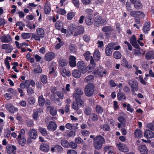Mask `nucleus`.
I'll list each match as a JSON object with an SVG mask.
<instances>
[{
    "label": "nucleus",
    "instance_id": "nucleus-1",
    "mask_svg": "<svg viewBox=\"0 0 154 154\" xmlns=\"http://www.w3.org/2000/svg\"><path fill=\"white\" fill-rule=\"evenodd\" d=\"M105 143V139L100 135L97 136L94 139L93 146L94 148L97 149H100L103 145Z\"/></svg>",
    "mask_w": 154,
    "mask_h": 154
},
{
    "label": "nucleus",
    "instance_id": "nucleus-2",
    "mask_svg": "<svg viewBox=\"0 0 154 154\" xmlns=\"http://www.w3.org/2000/svg\"><path fill=\"white\" fill-rule=\"evenodd\" d=\"M83 93L82 89L79 88H76L75 91L73 94V97H75L76 102L80 104V106H82L84 104V102L81 99V96Z\"/></svg>",
    "mask_w": 154,
    "mask_h": 154
},
{
    "label": "nucleus",
    "instance_id": "nucleus-3",
    "mask_svg": "<svg viewBox=\"0 0 154 154\" xmlns=\"http://www.w3.org/2000/svg\"><path fill=\"white\" fill-rule=\"evenodd\" d=\"M29 80H26L23 81L20 85V88H18L17 90L19 93L20 94V96L21 97H24L25 95V93L24 92L23 89H27L30 86Z\"/></svg>",
    "mask_w": 154,
    "mask_h": 154
},
{
    "label": "nucleus",
    "instance_id": "nucleus-4",
    "mask_svg": "<svg viewBox=\"0 0 154 154\" xmlns=\"http://www.w3.org/2000/svg\"><path fill=\"white\" fill-rule=\"evenodd\" d=\"M95 85L93 83H90L87 85L84 88L85 95L88 97L92 96L94 93Z\"/></svg>",
    "mask_w": 154,
    "mask_h": 154
},
{
    "label": "nucleus",
    "instance_id": "nucleus-5",
    "mask_svg": "<svg viewBox=\"0 0 154 154\" xmlns=\"http://www.w3.org/2000/svg\"><path fill=\"white\" fill-rule=\"evenodd\" d=\"M106 23V20L105 19H103L102 17L99 15H98L94 18V24L96 27L105 25Z\"/></svg>",
    "mask_w": 154,
    "mask_h": 154
},
{
    "label": "nucleus",
    "instance_id": "nucleus-6",
    "mask_svg": "<svg viewBox=\"0 0 154 154\" xmlns=\"http://www.w3.org/2000/svg\"><path fill=\"white\" fill-rule=\"evenodd\" d=\"M115 45L114 42L110 43L108 44L105 49V53L106 56H110L111 55Z\"/></svg>",
    "mask_w": 154,
    "mask_h": 154
},
{
    "label": "nucleus",
    "instance_id": "nucleus-7",
    "mask_svg": "<svg viewBox=\"0 0 154 154\" xmlns=\"http://www.w3.org/2000/svg\"><path fill=\"white\" fill-rule=\"evenodd\" d=\"M107 73V71L106 69L103 70V68L100 66L97 69H94L93 73L94 75L97 74L98 76L102 78L103 76V75H105Z\"/></svg>",
    "mask_w": 154,
    "mask_h": 154
},
{
    "label": "nucleus",
    "instance_id": "nucleus-8",
    "mask_svg": "<svg viewBox=\"0 0 154 154\" xmlns=\"http://www.w3.org/2000/svg\"><path fill=\"white\" fill-rule=\"evenodd\" d=\"M77 66L82 73L84 74L87 71L85 64L83 61H79L77 63Z\"/></svg>",
    "mask_w": 154,
    "mask_h": 154
},
{
    "label": "nucleus",
    "instance_id": "nucleus-9",
    "mask_svg": "<svg viewBox=\"0 0 154 154\" xmlns=\"http://www.w3.org/2000/svg\"><path fill=\"white\" fill-rule=\"evenodd\" d=\"M5 107L6 109L9 112L11 113H14L18 111L17 107H15L11 103H7L5 105Z\"/></svg>",
    "mask_w": 154,
    "mask_h": 154
},
{
    "label": "nucleus",
    "instance_id": "nucleus-10",
    "mask_svg": "<svg viewBox=\"0 0 154 154\" xmlns=\"http://www.w3.org/2000/svg\"><path fill=\"white\" fill-rule=\"evenodd\" d=\"M6 150L8 154H14L16 151L17 147L14 145L9 144L7 146Z\"/></svg>",
    "mask_w": 154,
    "mask_h": 154
},
{
    "label": "nucleus",
    "instance_id": "nucleus-11",
    "mask_svg": "<svg viewBox=\"0 0 154 154\" xmlns=\"http://www.w3.org/2000/svg\"><path fill=\"white\" fill-rule=\"evenodd\" d=\"M128 84L131 86V91L132 93L134 94L135 93V91H137L138 90V85L136 82H134L132 80H130Z\"/></svg>",
    "mask_w": 154,
    "mask_h": 154
},
{
    "label": "nucleus",
    "instance_id": "nucleus-12",
    "mask_svg": "<svg viewBox=\"0 0 154 154\" xmlns=\"http://www.w3.org/2000/svg\"><path fill=\"white\" fill-rule=\"evenodd\" d=\"M57 127V125L53 121H51L47 126V128L49 131H54L56 130Z\"/></svg>",
    "mask_w": 154,
    "mask_h": 154
},
{
    "label": "nucleus",
    "instance_id": "nucleus-13",
    "mask_svg": "<svg viewBox=\"0 0 154 154\" xmlns=\"http://www.w3.org/2000/svg\"><path fill=\"white\" fill-rule=\"evenodd\" d=\"M55 54L52 52H49L46 53L45 56V59L47 61L52 60L55 57Z\"/></svg>",
    "mask_w": 154,
    "mask_h": 154
},
{
    "label": "nucleus",
    "instance_id": "nucleus-14",
    "mask_svg": "<svg viewBox=\"0 0 154 154\" xmlns=\"http://www.w3.org/2000/svg\"><path fill=\"white\" fill-rule=\"evenodd\" d=\"M39 149L43 152H48L50 149L49 145L48 143H42L40 146Z\"/></svg>",
    "mask_w": 154,
    "mask_h": 154
},
{
    "label": "nucleus",
    "instance_id": "nucleus-15",
    "mask_svg": "<svg viewBox=\"0 0 154 154\" xmlns=\"http://www.w3.org/2000/svg\"><path fill=\"white\" fill-rule=\"evenodd\" d=\"M28 135L29 137H31L32 139H36L38 137L37 130L34 129H30Z\"/></svg>",
    "mask_w": 154,
    "mask_h": 154
},
{
    "label": "nucleus",
    "instance_id": "nucleus-16",
    "mask_svg": "<svg viewBox=\"0 0 154 154\" xmlns=\"http://www.w3.org/2000/svg\"><path fill=\"white\" fill-rule=\"evenodd\" d=\"M144 136L146 139H151L154 137V132L151 130L146 129L144 133Z\"/></svg>",
    "mask_w": 154,
    "mask_h": 154
},
{
    "label": "nucleus",
    "instance_id": "nucleus-17",
    "mask_svg": "<svg viewBox=\"0 0 154 154\" xmlns=\"http://www.w3.org/2000/svg\"><path fill=\"white\" fill-rule=\"evenodd\" d=\"M76 57L70 55L69 56V63L71 67H74L76 66Z\"/></svg>",
    "mask_w": 154,
    "mask_h": 154
},
{
    "label": "nucleus",
    "instance_id": "nucleus-18",
    "mask_svg": "<svg viewBox=\"0 0 154 154\" xmlns=\"http://www.w3.org/2000/svg\"><path fill=\"white\" fill-rule=\"evenodd\" d=\"M150 29V23L149 22H146L144 24L143 31L145 34H147Z\"/></svg>",
    "mask_w": 154,
    "mask_h": 154
},
{
    "label": "nucleus",
    "instance_id": "nucleus-19",
    "mask_svg": "<svg viewBox=\"0 0 154 154\" xmlns=\"http://www.w3.org/2000/svg\"><path fill=\"white\" fill-rule=\"evenodd\" d=\"M118 147L120 151L124 152H126L129 151L128 148L123 143H119L118 145Z\"/></svg>",
    "mask_w": 154,
    "mask_h": 154
},
{
    "label": "nucleus",
    "instance_id": "nucleus-20",
    "mask_svg": "<svg viewBox=\"0 0 154 154\" xmlns=\"http://www.w3.org/2000/svg\"><path fill=\"white\" fill-rule=\"evenodd\" d=\"M2 48L3 49H5V52L7 53H11L13 49L12 46H10L8 44H3L2 45Z\"/></svg>",
    "mask_w": 154,
    "mask_h": 154
},
{
    "label": "nucleus",
    "instance_id": "nucleus-21",
    "mask_svg": "<svg viewBox=\"0 0 154 154\" xmlns=\"http://www.w3.org/2000/svg\"><path fill=\"white\" fill-rule=\"evenodd\" d=\"M1 39L2 42L4 43H9L12 40L11 36L9 34L2 36Z\"/></svg>",
    "mask_w": 154,
    "mask_h": 154
},
{
    "label": "nucleus",
    "instance_id": "nucleus-22",
    "mask_svg": "<svg viewBox=\"0 0 154 154\" xmlns=\"http://www.w3.org/2000/svg\"><path fill=\"white\" fill-rule=\"evenodd\" d=\"M121 65L122 66L128 69H131L132 68L131 65L129 64L127 60L125 57H122V60Z\"/></svg>",
    "mask_w": 154,
    "mask_h": 154
},
{
    "label": "nucleus",
    "instance_id": "nucleus-23",
    "mask_svg": "<svg viewBox=\"0 0 154 154\" xmlns=\"http://www.w3.org/2000/svg\"><path fill=\"white\" fill-rule=\"evenodd\" d=\"M18 141V143L22 146H24L26 143V140L25 136H23L20 138H17Z\"/></svg>",
    "mask_w": 154,
    "mask_h": 154
},
{
    "label": "nucleus",
    "instance_id": "nucleus-24",
    "mask_svg": "<svg viewBox=\"0 0 154 154\" xmlns=\"http://www.w3.org/2000/svg\"><path fill=\"white\" fill-rule=\"evenodd\" d=\"M60 71L62 75L64 77L66 76L69 77L70 75V72L69 71H67L65 67H62L60 69Z\"/></svg>",
    "mask_w": 154,
    "mask_h": 154
},
{
    "label": "nucleus",
    "instance_id": "nucleus-25",
    "mask_svg": "<svg viewBox=\"0 0 154 154\" xmlns=\"http://www.w3.org/2000/svg\"><path fill=\"white\" fill-rule=\"evenodd\" d=\"M134 136L135 138H140L143 137L142 131L139 129H137L134 131Z\"/></svg>",
    "mask_w": 154,
    "mask_h": 154
},
{
    "label": "nucleus",
    "instance_id": "nucleus-26",
    "mask_svg": "<svg viewBox=\"0 0 154 154\" xmlns=\"http://www.w3.org/2000/svg\"><path fill=\"white\" fill-rule=\"evenodd\" d=\"M145 58L147 60H150L154 58V52L149 51L147 52L145 54Z\"/></svg>",
    "mask_w": 154,
    "mask_h": 154
},
{
    "label": "nucleus",
    "instance_id": "nucleus-27",
    "mask_svg": "<svg viewBox=\"0 0 154 154\" xmlns=\"http://www.w3.org/2000/svg\"><path fill=\"white\" fill-rule=\"evenodd\" d=\"M45 99L42 95L38 97V104L39 106L42 107L45 104Z\"/></svg>",
    "mask_w": 154,
    "mask_h": 154
},
{
    "label": "nucleus",
    "instance_id": "nucleus-28",
    "mask_svg": "<svg viewBox=\"0 0 154 154\" xmlns=\"http://www.w3.org/2000/svg\"><path fill=\"white\" fill-rule=\"evenodd\" d=\"M141 0H137L134 4H134V7L136 9H140L142 8L143 5L141 3Z\"/></svg>",
    "mask_w": 154,
    "mask_h": 154
},
{
    "label": "nucleus",
    "instance_id": "nucleus-29",
    "mask_svg": "<svg viewBox=\"0 0 154 154\" xmlns=\"http://www.w3.org/2000/svg\"><path fill=\"white\" fill-rule=\"evenodd\" d=\"M36 32L38 35L39 37L42 38L45 36V31L44 30L41 28H38L36 29Z\"/></svg>",
    "mask_w": 154,
    "mask_h": 154
},
{
    "label": "nucleus",
    "instance_id": "nucleus-30",
    "mask_svg": "<svg viewBox=\"0 0 154 154\" xmlns=\"http://www.w3.org/2000/svg\"><path fill=\"white\" fill-rule=\"evenodd\" d=\"M44 10L45 14H49L51 11L50 4L46 3L45 5Z\"/></svg>",
    "mask_w": 154,
    "mask_h": 154
},
{
    "label": "nucleus",
    "instance_id": "nucleus-31",
    "mask_svg": "<svg viewBox=\"0 0 154 154\" xmlns=\"http://www.w3.org/2000/svg\"><path fill=\"white\" fill-rule=\"evenodd\" d=\"M86 16L85 17L93 18V11L90 9H87L85 11Z\"/></svg>",
    "mask_w": 154,
    "mask_h": 154
},
{
    "label": "nucleus",
    "instance_id": "nucleus-32",
    "mask_svg": "<svg viewBox=\"0 0 154 154\" xmlns=\"http://www.w3.org/2000/svg\"><path fill=\"white\" fill-rule=\"evenodd\" d=\"M113 30V28L111 26H105L102 28V31L105 32H112Z\"/></svg>",
    "mask_w": 154,
    "mask_h": 154
},
{
    "label": "nucleus",
    "instance_id": "nucleus-33",
    "mask_svg": "<svg viewBox=\"0 0 154 154\" xmlns=\"http://www.w3.org/2000/svg\"><path fill=\"white\" fill-rule=\"evenodd\" d=\"M118 100L119 101H121L126 99V97L125 94L122 92H119L117 95Z\"/></svg>",
    "mask_w": 154,
    "mask_h": 154
},
{
    "label": "nucleus",
    "instance_id": "nucleus-34",
    "mask_svg": "<svg viewBox=\"0 0 154 154\" xmlns=\"http://www.w3.org/2000/svg\"><path fill=\"white\" fill-rule=\"evenodd\" d=\"M95 109L96 113L98 115L102 114L103 112V108L99 105L97 104L96 105Z\"/></svg>",
    "mask_w": 154,
    "mask_h": 154
},
{
    "label": "nucleus",
    "instance_id": "nucleus-35",
    "mask_svg": "<svg viewBox=\"0 0 154 154\" xmlns=\"http://www.w3.org/2000/svg\"><path fill=\"white\" fill-rule=\"evenodd\" d=\"M140 151L142 154H147L148 153L147 148L145 145L141 146L140 148Z\"/></svg>",
    "mask_w": 154,
    "mask_h": 154
},
{
    "label": "nucleus",
    "instance_id": "nucleus-36",
    "mask_svg": "<svg viewBox=\"0 0 154 154\" xmlns=\"http://www.w3.org/2000/svg\"><path fill=\"white\" fill-rule=\"evenodd\" d=\"M38 130L43 136L45 137L48 135V132L45 128L39 126Z\"/></svg>",
    "mask_w": 154,
    "mask_h": 154
},
{
    "label": "nucleus",
    "instance_id": "nucleus-37",
    "mask_svg": "<svg viewBox=\"0 0 154 154\" xmlns=\"http://www.w3.org/2000/svg\"><path fill=\"white\" fill-rule=\"evenodd\" d=\"M100 53L99 51L96 50L94 52L93 57L96 61H98L100 59Z\"/></svg>",
    "mask_w": 154,
    "mask_h": 154
},
{
    "label": "nucleus",
    "instance_id": "nucleus-38",
    "mask_svg": "<svg viewBox=\"0 0 154 154\" xmlns=\"http://www.w3.org/2000/svg\"><path fill=\"white\" fill-rule=\"evenodd\" d=\"M50 109V113L51 115L53 116H54L57 114V110L55 109L53 106H49L48 107Z\"/></svg>",
    "mask_w": 154,
    "mask_h": 154
},
{
    "label": "nucleus",
    "instance_id": "nucleus-39",
    "mask_svg": "<svg viewBox=\"0 0 154 154\" xmlns=\"http://www.w3.org/2000/svg\"><path fill=\"white\" fill-rule=\"evenodd\" d=\"M60 66L64 67L66 66L68 64V61L66 59H61L58 62Z\"/></svg>",
    "mask_w": 154,
    "mask_h": 154
},
{
    "label": "nucleus",
    "instance_id": "nucleus-40",
    "mask_svg": "<svg viewBox=\"0 0 154 154\" xmlns=\"http://www.w3.org/2000/svg\"><path fill=\"white\" fill-rule=\"evenodd\" d=\"M72 75L75 78H79L81 76V73L79 70L75 69L73 71Z\"/></svg>",
    "mask_w": 154,
    "mask_h": 154
},
{
    "label": "nucleus",
    "instance_id": "nucleus-41",
    "mask_svg": "<svg viewBox=\"0 0 154 154\" xmlns=\"http://www.w3.org/2000/svg\"><path fill=\"white\" fill-rule=\"evenodd\" d=\"M61 145L64 147L68 148L69 147V143L66 140H62L61 141Z\"/></svg>",
    "mask_w": 154,
    "mask_h": 154
},
{
    "label": "nucleus",
    "instance_id": "nucleus-42",
    "mask_svg": "<svg viewBox=\"0 0 154 154\" xmlns=\"http://www.w3.org/2000/svg\"><path fill=\"white\" fill-rule=\"evenodd\" d=\"M63 23L61 21H57L56 22L55 27L58 30H60L63 27Z\"/></svg>",
    "mask_w": 154,
    "mask_h": 154
},
{
    "label": "nucleus",
    "instance_id": "nucleus-43",
    "mask_svg": "<svg viewBox=\"0 0 154 154\" xmlns=\"http://www.w3.org/2000/svg\"><path fill=\"white\" fill-rule=\"evenodd\" d=\"M93 18L85 17V22L87 25L88 26L91 25L93 23Z\"/></svg>",
    "mask_w": 154,
    "mask_h": 154
},
{
    "label": "nucleus",
    "instance_id": "nucleus-44",
    "mask_svg": "<svg viewBox=\"0 0 154 154\" xmlns=\"http://www.w3.org/2000/svg\"><path fill=\"white\" fill-rule=\"evenodd\" d=\"M94 78L93 75H89L85 78V82L87 83L91 82L93 80Z\"/></svg>",
    "mask_w": 154,
    "mask_h": 154
},
{
    "label": "nucleus",
    "instance_id": "nucleus-45",
    "mask_svg": "<svg viewBox=\"0 0 154 154\" xmlns=\"http://www.w3.org/2000/svg\"><path fill=\"white\" fill-rule=\"evenodd\" d=\"M138 12L137 13L135 18L141 19L143 18L145 16L143 12L140 11H138Z\"/></svg>",
    "mask_w": 154,
    "mask_h": 154
},
{
    "label": "nucleus",
    "instance_id": "nucleus-46",
    "mask_svg": "<svg viewBox=\"0 0 154 154\" xmlns=\"http://www.w3.org/2000/svg\"><path fill=\"white\" fill-rule=\"evenodd\" d=\"M55 152H57L61 153L63 151V148L60 145H55Z\"/></svg>",
    "mask_w": 154,
    "mask_h": 154
},
{
    "label": "nucleus",
    "instance_id": "nucleus-47",
    "mask_svg": "<svg viewBox=\"0 0 154 154\" xmlns=\"http://www.w3.org/2000/svg\"><path fill=\"white\" fill-rule=\"evenodd\" d=\"M114 57L116 59H119L121 58L122 55L121 53L119 51H116L113 53Z\"/></svg>",
    "mask_w": 154,
    "mask_h": 154
},
{
    "label": "nucleus",
    "instance_id": "nucleus-48",
    "mask_svg": "<svg viewBox=\"0 0 154 154\" xmlns=\"http://www.w3.org/2000/svg\"><path fill=\"white\" fill-rule=\"evenodd\" d=\"M118 120L124 126H125L126 120L123 116H120L118 118Z\"/></svg>",
    "mask_w": 154,
    "mask_h": 154
},
{
    "label": "nucleus",
    "instance_id": "nucleus-49",
    "mask_svg": "<svg viewBox=\"0 0 154 154\" xmlns=\"http://www.w3.org/2000/svg\"><path fill=\"white\" fill-rule=\"evenodd\" d=\"M92 109L91 107H86L85 109L84 112L86 116L90 115Z\"/></svg>",
    "mask_w": 154,
    "mask_h": 154
},
{
    "label": "nucleus",
    "instance_id": "nucleus-50",
    "mask_svg": "<svg viewBox=\"0 0 154 154\" xmlns=\"http://www.w3.org/2000/svg\"><path fill=\"white\" fill-rule=\"evenodd\" d=\"M31 34L30 33H23L21 34V37L24 39L29 38L30 37Z\"/></svg>",
    "mask_w": 154,
    "mask_h": 154
},
{
    "label": "nucleus",
    "instance_id": "nucleus-51",
    "mask_svg": "<svg viewBox=\"0 0 154 154\" xmlns=\"http://www.w3.org/2000/svg\"><path fill=\"white\" fill-rule=\"evenodd\" d=\"M91 53L90 52L88 51H87L84 54L83 56L85 57V60L87 61H89L90 60Z\"/></svg>",
    "mask_w": 154,
    "mask_h": 154
},
{
    "label": "nucleus",
    "instance_id": "nucleus-52",
    "mask_svg": "<svg viewBox=\"0 0 154 154\" xmlns=\"http://www.w3.org/2000/svg\"><path fill=\"white\" fill-rule=\"evenodd\" d=\"M137 42L136 36L134 35H133L130 38V42L131 45H132Z\"/></svg>",
    "mask_w": 154,
    "mask_h": 154
},
{
    "label": "nucleus",
    "instance_id": "nucleus-53",
    "mask_svg": "<svg viewBox=\"0 0 154 154\" xmlns=\"http://www.w3.org/2000/svg\"><path fill=\"white\" fill-rule=\"evenodd\" d=\"M146 127L151 130L154 131V122L148 123L146 124Z\"/></svg>",
    "mask_w": 154,
    "mask_h": 154
},
{
    "label": "nucleus",
    "instance_id": "nucleus-54",
    "mask_svg": "<svg viewBox=\"0 0 154 154\" xmlns=\"http://www.w3.org/2000/svg\"><path fill=\"white\" fill-rule=\"evenodd\" d=\"M75 15L74 12H70L68 13L67 14V19L69 20H71Z\"/></svg>",
    "mask_w": 154,
    "mask_h": 154
},
{
    "label": "nucleus",
    "instance_id": "nucleus-55",
    "mask_svg": "<svg viewBox=\"0 0 154 154\" xmlns=\"http://www.w3.org/2000/svg\"><path fill=\"white\" fill-rule=\"evenodd\" d=\"M41 80L43 84H46L47 82V76L46 75H42L41 76Z\"/></svg>",
    "mask_w": 154,
    "mask_h": 154
},
{
    "label": "nucleus",
    "instance_id": "nucleus-56",
    "mask_svg": "<svg viewBox=\"0 0 154 154\" xmlns=\"http://www.w3.org/2000/svg\"><path fill=\"white\" fill-rule=\"evenodd\" d=\"M78 33L79 35L83 34L84 32V27L80 25L78 27Z\"/></svg>",
    "mask_w": 154,
    "mask_h": 154
},
{
    "label": "nucleus",
    "instance_id": "nucleus-57",
    "mask_svg": "<svg viewBox=\"0 0 154 154\" xmlns=\"http://www.w3.org/2000/svg\"><path fill=\"white\" fill-rule=\"evenodd\" d=\"M28 101L29 103L30 104H34L35 103V99L33 97H29Z\"/></svg>",
    "mask_w": 154,
    "mask_h": 154
},
{
    "label": "nucleus",
    "instance_id": "nucleus-58",
    "mask_svg": "<svg viewBox=\"0 0 154 154\" xmlns=\"http://www.w3.org/2000/svg\"><path fill=\"white\" fill-rule=\"evenodd\" d=\"M90 118L93 121H97L98 119L97 115L95 113H93L91 114Z\"/></svg>",
    "mask_w": 154,
    "mask_h": 154
},
{
    "label": "nucleus",
    "instance_id": "nucleus-59",
    "mask_svg": "<svg viewBox=\"0 0 154 154\" xmlns=\"http://www.w3.org/2000/svg\"><path fill=\"white\" fill-rule=\"evenodd\" d=\"M26 89L27 93L28 95H32L34 94V90L31 87H30L29 86L28 88H27Z\"/></svg>",
    "mask_w": 154,
    "mask_h": 154
},
{
    "label": "nucleus",
    "instance_id": "nucleus-60",
    "mask_svg": "<svg viewBox=\"0 0 154 154\" xmlns=\"http://www.w3.org/2000/svg\"><path fill=\"white\" fill-rule=\"evenodd\" d=\"M11 132L10 130L8 129L5 132H4V137L8 139H9L10 137Z\"/></svg>",
    "mask_w": 154,
    "mask_h": 154
},
{
    "label": "nucleus",
    "instance_id": "nucleus-61",
    "mask_svg": "<svg viewBox=\"0 0 154 154\" xmlns=\"http://www.w3.org/2000/svg\"><path fill=\"white\" fill-rule=\"evenodd\" d=\"M81 133L83 136L85 137L88 136L90 134L89 131L86 130H81Z\"/></svg>",
    "mask_w": 154,
    "mask_h": 154
},
{
    "label": "nucleus",
    "instance_id": "nucleus-62",
    "mask_svg": "<svg viewBox=\"0 0 154 154\" xmlns=\"http://www.w3.org/2000/svg\"><path fill=\"white\" fill-rule=\"evenodd\" d=\"M7 91L8 92H10L11 94L15 95L17 93V90L15 89H14L12 88H9L8 89Z\"/></svg>",
    "mask_w": 154,
    "mask_h": 154
},
{
    "label": "nucleus",
    "instance_id": "nucleus-63",
    "mask_svg": "<svg viewBox=\"0 0 154 154\" xmlns=\"http://www.w3.org/2000/svg\"><path fill=\"white\" fill-rule=\"evenodd\" d=\"M57 13L59 14L64 15L66 14V12L65 10L62 8L58 9L57 11Z\"/></svg>",
    "mask_w": 154,
    "mask_h": 154
},
{
    "label": "nucleus",
    "instance_id": "nucleus-64",
    "mask_svg": "<svg viewBox=\"0 0 154 154\" xmlns=\"http://www.w3.org/2000/svg\"><path fill=\"white\" fill-rule=\"evenodd\" d=\"M103 129L106 131H108L110 130V126L108 124H105L103 125Z\"/></svg>",
    "mask_w": 154,
    "mask_h": 154
}]
</instances>
